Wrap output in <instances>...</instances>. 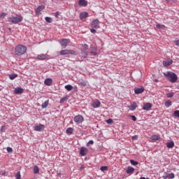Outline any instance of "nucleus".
<instances>
[{
	"label": "nucleus",
	"instance_id": "nucleus-1",
	"mask_svg": "<svg viewBox=\"0 0 179 179\" xmlns=\"http://www.w3.org/2000/svg\"><path fill=\"white\" fill-rule=\"evenodd\" d=\"M27 52V47L23 45H17L14 49L15 55L17 57H22Z\"/></svg>",
	"mask_w": 179,
	"mask_h": 179
},
{
	"label": "nucleus",
	"instance_id": "nucleus-2",
	"mask_svg": "<svg viewBox=\"0 0 179 179\" xmlns=\"http://www.w3.org/2000/svg\"><path fill=\"white\" fill-rule=\"evenodd\" d=\"M164 76L171 83H176V82H177V80H178V77L177 76V74L171 71H167L166 73H164Z\"/></svg>",
	"mask_w": 179,
	"mask_h": 179
},
{
	"label": "nucleus",
	"instance_id": "nucleus-3",
	"mask_svg": "<svg viewBox=\"0 0 179 179\" xmlns=\"http://www.w3.org/2000/svg\"><path fill=\"white\" fill-rule=\"evenodd\" d=\"M23 20V16L21 15H17V16H11L8 18V22L10 23V24H17V23H20V22H22Z\"/></svg>",
	"mask_w": 179,
	"mask_h": 179
},
{
	"label": "nucleus",
	"instance_id": "nucleus-4",
	"mask_svg": "<svg viewBox=\"0 0 179 179\" xmlns=\"http://www.w3.org/2000/svg\"><path fill=\"white\" fill-rule=\"evenodd\" d=\"M88 48L89 45H87V44L83 45L81 48V55L83 58H87V55H89V52H87Z\"/></svg>",
	"mask_w": 179,
	"mask_h": 179
},
{
	"label": "nucleus",
	"instance_id": "nucleus-5",
	"mask_svg": "<svg viewBox=\"0 0 179 179\" xmlns=\"http://www.w3.org/2000/svg\"><path fill=\"white\" fill-rule=\"evenodd\" d=\"M60 55H76V52L73 50H63L59 52Z\"/></svg>",
	"mask_w": 179,
	"mask_h": 179
},
{
	"label": "nucleus",
	"instance_id": "nucleus-6",
	"mask_svg": "<svg viewBox=\"0 0 179 179\" xmlns=\"http://www.w3.org/2000/svg\"><path fill=\"white\" fill-rule=\"evenodd\" d=\"M83 121H85V118L83 117V116L78 115L74 117V122L76 124H82V122H83Z\"/></svg>",
	"mask_w": 179,
	"mask_h": 179
},
{
	"label": "nucleus",
	"instance_id": "nucleus-7",
	"mask_svg": "<svg viewBox=\"0 0 179 179\" xmlns=\"http://www.w3.org/2000/svg\"><path fill=\"white\" fill-rule=\"evenodd\" d=\"M99 24L100 22H99V20H94L91 24V27L92 29H99L100 27Z\"/></svg>",
	"mask_w": 179,
	"mask_h": 179
},
{
	"label": "nucleus",
	"instance_id": "nucleus-8",
	"mask_svg": "<svg viewBox=\"0 0 179 179\" xmlns=\"http://www.w3.org/2000/svg\"><path fill=\"white\" fill-rule=\"evenodd\" d=\"M89 153V150L85 147H81L80 149V155L82 156H86Z\"/></svg>",
	"mask_w": 179,
	"mask_h": 179
},
{
	"label": "nucleus",
	"instance_id": "nucleus-9",
	"mask_svg": "<svg viewBox=\"0 0 179 179\" xmlns=\"http://www.w3.org/2000/svg\"><path fill=\"white\" fill-rule=\"evenodd\" d=\"M44 128H45L44 124H41L34 127V131H36L37 132H41V131H43Z\"/></svg>",
	"mask_w": 179,
	"mask_h": 179
},
{
	"label": "nucleus",
	"instance_id": "nucleus-10",
	"mask_svg": "<svg viewBox=\"0 0 179 179\" xmlns=\"http://www.w3.org/2000/svg\"><path fill=\"white\" fill-rule=\"evenodd\" d=\"M70 43H71V41L69 39H67V38L62 39L60 41V44L62 45V47H67L68 44H69Z\"/></svg>",
	"mask_w": 179,
	"mask_h": 179
},
{
	"label": "nucleus",
	"instance_id": "nucleus-11",
	"mask_svg": "<svg viewBox=\"0 0 179 179\" xmlns=\"http://www.w3.org/2000/svg\"><path fill=\"white\" fill-rule=\"evenodd\" d=\"M91 106L93 107V108H99V107L101 106V102H100L99 100H96L92 103Z\"/></svg>",
	"mask_w": 179,
	"mask_h": 179
},
{
	"label": "nucleus",
	"instance_id": "nucleus-12",
	"mask_svg": "<svg viewBox=\"0 0 179 179\" xmlns=\"http://www.w3.org/2000/svg\"><path fill=\"white\" fill-rule=\"evenodd\" d=\"M47 58H48L47 54H41L37 56V59H38V61H44V59H47Z\"/></svg>",
	"mask_w": 179,
	"mask_h": 179
},
{
	"label": "nucleus",
	"instance_id": "nucleus-13",
	"mask_svg": "<svg viewBox=\"0 0 179 179\" xmlns=\"http://www.w3.org/2000/svg\"><path fill=\"white\" fill-rule=\"evenodd\" d=\"M43 9H45V6H38L36 10V14L38 15H41V10H43Z\"/></svg>",
	"mask_w": 179,
	"mask_h": 179
},
{
	"label": "nucleus",
	"instance_id": "nucleus-14",
	"mask_svg": "<svg viewBox=\"0 0 179 179\" xmlns=\"http://www.w3.org/2000/svg\"><path fill=\"white\" fill-rule=\"evenodd\" d=\"M152 108V103H144L143 106V110H145V111H149Z\"/></svg>",
	"mask_w": 179,
	"mask_h": 179
},
{
	"label": "nucleus",
	"instance_id": "nucleus-15",
	"mask_svg": "<svg viewBox=\"0 0 179 179\" xmlns=\"http://www.w3.org/2000/svg\"><path fill=\"white\" fill-rule=\"evenodd\" d=\"M128 108L131 111H135L138 108V105H136V102H133Z\"/></svg>",
	"mask_w": 179,
	"mask_h": 179
},
{
	"label": "nucleus",
	"instance_id": "nucleus-16",
	"mask_svg": "<svg viewBox=\"0 0 179 179\" xmlns=\"http://www.w3.org/2000/svg\"><path fill=\"white\" fill-rule=\"evenodd\" d=\"M89 17V13L87 12H83L80 14V20H83V19H86Z\"/></svg>",
	"mask_w": 179,
	"mask_h": 179
},
{
	"label": "nucleus",
	"instance_id": "nucleus-17",
	"mask_svg": "<svg viewBox=\"0 0 179 179\" xmlns=\"http://www.w3.org/2000/svg\"><path fill=\"white\" fill-rule=\"evenodd\" d=\"M145 92V88L141 87V88H135L134 93L136 94H141Z\"/></svg>",
	"mask_w": 179,
	"mask_h": 179
},
{
	"label": "nucleus",
	"instance_id": "nucleus-18",
	"mask_svg": "<svg viewBox=\"0 0 179 179\" xmlns=\"http://www.w3.org/2000/svg\"><path fill=\"white\" fill-rule=\"evenodd\" d=\"M176 177V176L174 175V173H166V176H162V178L164 179H173Z\"/></svg>",
	"mask_w": 179,
	"mask_h": 179
},
{
	"label": "nucleus",
	"instance_id": "nucleus-19",
	"mask_svg": "<svg viewBox=\"0 0 179 179\" xmlns=\"http://www.w3.org/2000/svg\"><path fill=\"white\" fill-rule=\"evenodd\" d=\"M134 171L135 169H134V167L132 166H128L126 169L127 174H133Z\"/></svg>",
	"mask_w": 179,
	"mask_h": 179
},
{
	"label": "nucleus",
	"instance_id": "nucleus-20",
	"mask_svg": "<svg viewBox=\"0 0 179 179\" xmlns=\"http://www.w3.org/2000/svg\"><path fill=\"white\" fill-rule=\"evenodd\" d=\"M173 64V59H169L168 61H164L163 65L164 66H170Z\"/></svg>",
	"mask_w": 179,
	"mask_h": 179
},
{
	"label": "nucleus",
	"instance_id": "nucleus-21",
	"mask_svg": "<svg viewBox=\"0 0 179 179\" xmlns=\"http://www.w3.org/2000/svg\"><path fill=\"white\" fill-rule=\"evenodd\" d=\"M44 83L46 86H51L52 85V78H46L44 80Z\"/></svg>",
	"mask_w": 179,
	"mask_h": 179
},
{
	"label": "nucleus",
	"instance_id": "nucleus-22",
	"mask_svg": "<svg viewBox=\"0 0 179 179\" xmlns=\"http://www.w3.org/2000/svg\"><path fill=\"white\" fill-rule=\"evenodd\" d=\"M15 94H22L23 93V89L22 87H17L14 90Z\"/></svg>",
	"mask_w": 179,
	"mask_h": 179
},
{
	"label": "nucleus",
	"instance_id": "nucleus-23",
	"mask_svg": "<svg viewBox=\"0 0 179 179\" xmlns=\"http://www.w3.org/2000/svg\"><path fill=\"white\" fill-rule=\"evenodd\" d=\"M78 5L79 6H87V1L86 0H79Z\"/></svg>",
	"mask_w": 179,
	"mask_h": 179
},
{
	"label": "nucleus",
	"instance_id": "nucleus-24",
	"mask_svg": "<svg viewBox=\"0 0 179 179\" xmlns=\"http://www.w3.org/2000/svg\"><path fill=\"white\" fill-rule=\"evenodd\" d=\"M166 148L169 149H172V148H174V141H169L166 143Z\"/></svg>",
	"mask_w": 179,
	"mask_h": 179
},
{
	"label": "nucleus",
	"instance_id": "nucleus-25",
	"mask_svg": "<svg viewBox=\"0 0 179 179\" xmlns=\"http://www.w3.org/2000/svg\"><path fill=\"white\" fill-rule=\"evenodd\" d=\"M49 103H50L49 100L45 101L44 103H42L41 108H47V107H48Z\"/></svg>",
	"mask_w": 179,
	"mask_h": 179
},
{
	"label": "nucleus",
	"instance_id": "nucleus-26",
	"mask_svg": "<svg viewBox=\"0 0 179 179\" xmlns=\"http://www.w3.org/2000/svg\"><path fill=\"white\" fill-rule=\"evenodd\" d=\"M69 99V97H68V96H64V97L62 98L59 101L60 104H63V103H65V101H68Z\"/></svg>",
	"mask_w": 179,
	"mask_h": 179
},
{
	"label": "nucleus",
	"instance_id": "nucleus-27",
	"mask_svg": "<svg viewBox=\"0 0 179 179\" xmlns=\"http://www.w3.org/2000/svg\"><path fill=\"white\" fill-rule=\"evenodd\" d=\"M151 141H159V139H160V137H159V136L157 135H152L150 137Z\"/></svg>",
	"mask_w": 179,
	"mask_h": 179
},
{
	"label": "nucleus",
	"instance_id": "nucleus-28",
	"mask_svg": "<svg viewBox=\"0 0 179 179\" xmlns=\"http://www.w3.org/2000/svg\"><path fill=\"white\" fill-rule=\"evenodd\" d=\"M40 173V169H38V166H35L34 167V174H38Z\"/></svg>",
	"mask_w": 179,
	"mask_h": 179
},
{
	"label": "nucleus",
	"instance_id": "nucleus-29",
	"mask_svg": "<svg viewBox=\"0 0 179 179\" xmlns=\"http://www.w3.org/2000/svg\"><path fill=\"white\" fill-rule=\"evenodd\" d=\"M66 134H69L70 135H72L73 134V129L72 127L68 128L66 130Z\"/></svg>",
	"mask_w": 179,
	"mask_h": 179
},
{
	"label": "nucleus",
	"instance_id": "nucleus-30",
	"mask_svg": "<svg viewBox=\"0 0 179 179\" xmlns=\"http://www.w3.org/2000/svg\"><path fill=\"white\" fill-rule=\"evenodd\" d=\"M64 87L66 90H68V92H71V90L73 89V87L71 85H67Z\"/></svg>",
	"mask_w": 179,
	"mask_h": 179
},
{
	"label": "nucleus",
	"instance_id": "nucleus-31",
	"mask_svg": "<svg viewBox=\"0 0 179 179\" xmlns=\"http://www.w3.org/2000/svg\"><path fill=\"white\" fill-rule=\"evenodd\" d=\"M45 20L47 23H52V18L51 17H45Z\"/></svg>",
	"mask_w": 179,
	"mask_h": 179
},
{
	"label": "nucleus",
	"instance_id": "nucleus-32",
	"mask_svg": "<svg viewBox=\"0 0 179 179\" xmlns=\"http://www.w3.org/2000/svg\"><path fill=\"white\" fill-rule=\"evenodd\" d=\"M16 78H17V74H10L9 75V79H10V80H13V79H16Z\"/></svg>",
	"mask_w": 179,
	"mask_h": 179
},
{
	"label": "nucleus",
	"instance_id": "nucleus-33",
	"mask_svg": "<svg viewBox=\"0 0 179 179\" xmlns=\"http://www.w3.org/2000/svg\"><path fill=\"white\" fill-rule=\"evenodd\" d=\"M157 29H162V30H164V29H166V26L163 25V24H158L156 25Z\"/></svg>",
	"mask_w": 179,
	"mask_h": 179
},
{
	"label": "nucleus",
	"instance_id": "nucleus-34",
	"mask_svg": "<svg viewBox=\"0 0 179 179\" xmlns=\"http://www.w3.org/2000/svg\"><path fill=\"white\" fill-rule=\"evenodd\" d=\"M130 163L132 166H138L139 164V162H138L134 159H131Z\"/></svg>",
	"mask_w": 179,
	"mask_h": 179
},
{
	"label": "nucleus",
	"instance_id": "nucleus-35",
	"mask_svg": "<svg viewBox=\"0 0 179 179\" xmlns=\"http://www.w3.org/2000/svg\"><path fill=\"white\" fill-rule=\"evenodd\" d=\"M166 97H168V99H170L171 97H174V93L173 92H169L166 94Z\"/></svg>",
	"mask_w": 179,
	"mask_h": 179
},
{
	"label": "nucleus",
	"instance_id": "nucleus-36",
	"mask_svg": "<svg viewBox=\"0 0 179 179\" xmlns=\"http://www.w3.org/2000/svg\"><path fill=\"white\" fill-rule=\"evenodd\" d=\"M173 117L176 118H179V110H175L173 112Z\"/></svg>",
	"mask_w": 179,
	"mask_h": 179
},
{
	"label": "nucleus",
	"instance_id": "nucleus-37",
	"mask_svg": "<svg viewBox=\"0 0 179 179\" xmlns=\"http://www.w3.org/2000/svg\"><path fill=\"white\" fill-rule=\"evenodd\" d=\"M100 170L101 171H108V166H101Z\"/></svg>",
	"mask_w": 179,
	"mask_h": 179
},
{
	"label": "nucleus",
	"instance_id": "nucleus-38",
	"mask_svg": "<svg viewBox=\"0 0 179 179\" xmlns=\"http://www.w3.org/2000/svg\"><path fill=\"white\" fill-rule=\"evenodd\" d=\"M90 54L94 57H96V55H97V49H94V51H91Z\"/></svg>",
	"mask_w": 179,
	"mask_h": 179
},
{
	"label": "nucleus",
	"instance_id": "nucleus-39",
	"mask_svg": "<svg viewBox=\"0 0 179 179\" xmlns=\"http://www.w3.org/2000/svg\"><path fill=\"white\" fill-rule=\"evenodd\" d=\"M79 85H81V86H86V83L83 80H79Z\"/></svg>",
	"mask_w": 179,
	"mask_h": 179
},
{
	"label": "nucleus",
	"instance_id": "nucleus-40",
	"mask_svg": "<svg viewBox=\"0 0 179 179\" xmlns=\"http://www.w3.org/2000/svg\"><path fill=\"white\" fill-rule=\"evenodd\" d=\"M171 104H172L171 101H168L165 102L166 107H170V106H171Z\"/></svg>",
	"mask_w": 179,
	"mask_h": 179
},
{
	"label": "nucleus",
	"instance_id": "nucleus-41",
	"mask_svg": "<svg viewBox=\"0 0 179 179\" xmlns=\"http://www.w3.org/2000/svg\"><path fill=\"white\" fill-rule=\"evenodd\" d=\"M106 123L111 124L114 123V121L113 120V119L109 118V119L106 120Z\"/></svg>",
	"mask_w": 179,
	"mask_h": 179
},
{
	"label": "nucleus",
	"instance_id": "nucleus-42",
	"mask_svg": "<svg viewBox=\"0 0 179 179\" xmlns=\"http://www.w3.org/2000/svg\"><path fill=\"white\" fill-rule=\"evenodd\" d=\"M22 176L20 175V171H18L15 175V179H20Z\"/></svg>",
	"mask_w": 179,
	"mask_h": 179
},
{
	"label": "nucleus",
	"instance_id": "nucleus-43",
	"mask_svg": "<svg viewBox=\"0 0 179 179\" xmlns=\"http://www.w3.org/2000/svg\"><path fill=\"white\" fill-rule=\"evenodd\" d=\"M6 13H2L1 15H0V17L1 19H5V17L6 16Z\"/></svg>",
	"mask_w": 179,
	"mask_h": 179
},
{
	"label": "nucleus",
	"instance_id": "nucleus-44",
	"mask_svg": "<svg viewBox=\"0 0 179 179\" xmlns=\"http://www.w3.org/2000/svg\"><path fill=\"white\" fill-rule=\"evenodd\" d=\"M94 143V141H93V140H90L87 143V146L89 147L90 146V145H93Z\"/></svg>",
	"mask_w": 179,
	"mask_h": 179
},
{
	"label": "nucleus",
	"instance_id": "nucleus-45",
	"mask_svg": "<svg viewBox=\"0 0 179 179\" xmlns=\"http://www.w3.org/2000/svg\"><path fill=\"white\" fill-rule=\"evenodd\" d=\"M7 152L8 153H12L13 152V149H12V148H10V147H8L7 148Z\"/></svg>",
	"mask_w": 179,
	"mask_h": 179
},
{
	"label": "nucleus",
	"instance_id": "nucleus-46",
	"mask_svg": "<svg viewBox=\"0 0 179 179\" xmlns=\"http://www.w3.org/2000/svg\"><path fill=\"white\" fill-rule=\"evenodd\" d=\"M173 43L175 45H177V47H179V39L175 40Z\"/></svg>",
	"mask_w": 179,
	"mask_h": 179
},
{
	"label": "nucleus",
	"instance_id": "nucleus-47",
	"mask_svg": "<svg viewBox=\"0 0 179 179\" xmlns=\"http://www.w3.org/2000/svg\"><path fill=\"white\" fill-rule=\"evenodd\" d=\"M132 121H136V117L135 115H130Z\"/></svg>",
	"mask_w": 179,
	"mask_h": 179
},
{
	"label": "nucleus",
	"instance_id": "nucleus-48",
	"mask_svg": "<svg viewBox=\"0 0 179 179\" xmlns=\"http://www.w3.org/2000/svg\"><path fill=\"white\" fill-rule=\"evenodd\" d=\"M90 31H91V33H92L93 34H94V33H96V29H90Z\"/></svg>",
	"mask_w": 179,
	"mask_h": 179
},
{
	"label": "nucleus",
	"instance_id": "nucleus-49",
	"mask_svg": "<svg viewBox=\"0 0 179 179\" xmlns=\"http://www.w3.org/2000/svg\"><path fill=\"white\" fill-rule=\"evenodd\" d=\"M55 17H58V16H59V12H56L55 13Z\"/></svg>",
	"mask_w": 179,
	"mask_h": 179
},
{
	"label": "nucleus",
	"instance_id": "nucleus-50",
	"mask_svg": "<svg viewBox=\"0 0 179 179\" xmlns=\"http://www.w3.org/2000/svg\"><path fill=\"white\" fill-rule=\"evenodd\" d=\"M132 139H134V140L138 139V136H134L132 137Z\"/></svg>",
	"mask_w": 179,
	"mask_h": 179
},
{
	"label": "nucleus",
	"instance_id": "nucleus-51",
	"mask_svg": "<svg viewBox=\"0 0 179 179\" xmlns=\"http://www.w3.org/2000/svg\"><path fill=\"white\" fill-rule=\"evenodd\" d=\"M83 169H85V166L84 165H81V166L80 167V170H83Z\"/></svg>",
	"mask_w": 179,
	"mask_h": 179
},
{
	"label": "nucleus",
	"instance_id": "nucleus-52",
	"mask_svg": "<svg viewBox=\"0 0 179 179\" xmlns=\"http://www.w3.org/2000/svg\"><path fill=\"white\" fill-rule=\"evenodd\" d=\"M140 179H150V178H145V177H141Z\"/></svg>",
	"mask_w": 179,
	"mask_h": 179
},
{
	"label": "nucleus",
	"instance_id": "nucleus-53",
	"mask_svg": "<svg viewBox=\"0 0 179 179\" xmlns=\"http://www.w3.org/2000/svg\"><path fill=\"white\" fill-rule=\"evenodd\" d=\"M95 48L91 47V51H94Z\"/></svg>",
	"mask_w": 179,
	"mask_h": 179
},
{
	"label": "nucleus",
	"instance_id": "nucleus-54",
	"mask_svg": "<svg viewBox=\"0 0 179 179\" xmlns=\"http://www.w3.org/2000/svg\"><path fill=\"white\" fill-rule=\"evenodd\" d=\"M155 82H159V80L158 79H155Z\"/></svg>",
	"mask_w": 179,
	"mask_h": 179
},
{
	"label": "nucleus",
	"instance_id": "nucleus-55",
	"mask_svg": "<svg viewBox=\"0 0 179 179\" xmlns=\"http://www.w3.org/2000/svg\"><path fill=\"white\" fill-rule=\"evenodd\" d=\"M166 1L169 3V2H170V0H166Z\"/></svg>",
	"mask_w": 179,
	"mask_h": 179
},
{
	"label": "nucleus",
	"instance_id": "nucleus-56",
	"mask_svg": "<svg viewBox=\"0 0 179 179\" xmlns=\"http://www.w3.org/2000/svg\"><path fill=\"white\" fill-rule=\"evenodd\" d=\"M3 129V127H1V129Z\"/></svg>",
	"mask_w": 179,
	"mask_h": 179
}]
</instances>
